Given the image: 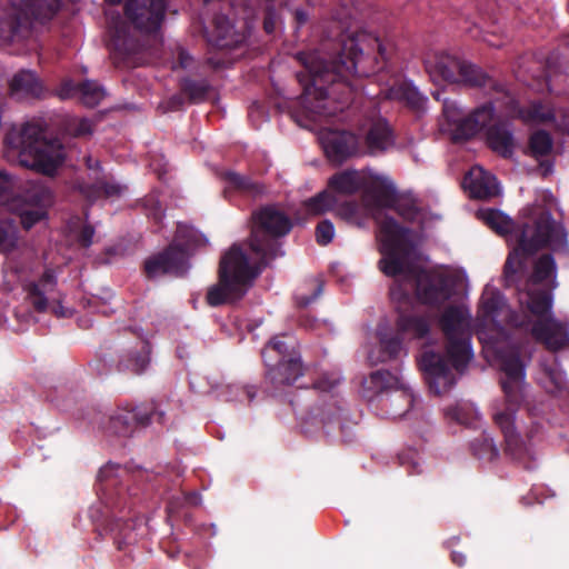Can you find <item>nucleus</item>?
I'll use <instances>...</instances> for the list:
<instances>
[{
    "instance_id": "obj_1",
    "label": "nucleus",
    "mask_w": 569,
    "mask_h": 569,
    "mask_svg": "<svg viewBox=\"0 0 569 569\" xmlns=\"http://www.w3.org/2000/svg\"><path fill=\"white\" fill-rule=\"evenodd\" d=\"M392 206L386 193L366 194L361 203L347 202L338 209V216L348 222L361 226L368 217L379 223V240L382 258L380 270L399 281L391 288V297L400 300L411 291L425 303L445 301L449 295L447 277L441 272L423 270L421 257L409 240L408 231L382 213Z\"/></svg>"
},
{
    "instance_id": "obj_2",
    "label": "nucleus",
    "mask_w": 569,
    "mask_h": 569,
    "mask_svg": "<svg viewBox=\"0 0 569 569\" xmlns=\"http://www.w3.org/2000/svg\"><path fill=\"white\" fill-rule=\"evenodd\" d=\"M338 61L328 62L318 53L299 56L306 72L298 73L303 87L301 106L306 117H331L342 110V103L325 93L327 84L346 81L352 76H369L383 67L387 48L372 33L360 31L347 34L342 40Z\"/></svg>"
},
{
    "instance_id": "obj_3",
    "label": "nucleus",
    "mask_w": 569,
    "mask_h": 569,
    "mask_svg": "<svg viewBox=\"0 0 569 569\" xmlns=\"http://www.w3.org/2000/svg\"><path fill=\"white\" fill-rule=\"evenodd\" d=\"M253 224L249 243L250 253L241 246H232L221 258L219 280L209 287L206 300L218 307L241 299L252 280L268 261L277 256V238L291 229L290 219L276 207H264L252 216Z\"/></svg>"
},
{
    "instance_id": "obj_4",
    "label": "nucleus",
    "mask_w": 569,
    "mask_h": 569,
    "mask_svg": "<svg viewBox=\"0 0 569 569\" xmlns=\"http://www.w3.org/2000/svg\"><path fill=\"white\" fill-rule=\"evenodd\" d=\"M6 141L16 151L21 167L51 174L63 161L61 144L43 138V127L40 121L32 120L19 127H12Z\"/></svg>"
},
{
    "instance_id": "obj_5",
    "label": "nucleus",
    "mask_w": 569,
    "mask_h": 569,
    "mask_svg": "<svg viewBox=\"0 0 569 569\" xmlns=\"http://www.w3.org/2000/svg\"><path fill=\"white\" fill-rule=\"evenodd\" d=\"M567 244V233L562 226L552 220L548 211L536 212L518 234V246L510 252L505 272L507 277L515 274L525 266V257L530 256L542 247L561 250Z\"/></svg>"
},
{
    "instance_id": "obj_6",
    "label": "nucleus",
    "mask_w": 569,
    "mask_h": 569,
    "mask_svg": "<svg viewBox=\"0 0 569 569\" xmlns=\"http://www.w3.org/2000/svg\"><path fill=\"white\" fill-rule=\"evenodd\" d=\"M0 13V43H11L26 39L30 33L31 17L48 19L59 9V0H22Z\"/></svg>"
},
{
    "instance_id": "obj_7",
    "label": "nucleus",
    "mask_w": 569,
    "mask_h": 569,
    "mask_svg": "<svg viewBox=\"0 0 569 569\" xmlns=\"http://www.w3.org/2000/svg\"><path fill=\"white\" fill-rule=\"evenodd\" d=\"M440 326L447 339V356L455 369L462 371L472 358L469 310L463 306L447 308Z\"/></svg>"
},
{
    "instance_id": "obj_8",
    "label": "nucleus",
    "mask_w": 569,
    "mask_h": 569,
    "mask_svg": "<svg viewBox=\"0 0 569 569\" xmlns=\"http://www.w3.org/2000/svg\"><path fill=\"white\" fill-rule=\"evenodd\" d=\"M520 302L526 305L530 312L539 320L532 328L535 338L543 342L550 350H559L569 345V337L565 325L548 313L551 309V297L545 291H527L521 295Z\"/></svg>"
},
{
    "instance_id": "obj_9",
    "label": "nucleus",
    "mask_w": 569,
    "mask_h": 569,
    "mask_svg": "<svg viewBox=\"0 0 569 569\" xmlns=\"http://www.w3.org/2000/svg\"><path fill=\"white\" fill-rule=\"evenodd\" d=\"M426 68L435 82L443 81L480 87L489 81L486 73L478 67L447 53L435 54L428 59Z\"/></svg>"
},
{
    "instance_id": "obj_10",
    "label": "nucleus",
    "mask_w": 569,
    "mask_h": 569,
    "mask_svg": "<svg viewBox=\"0 0 569 569\" xmlns=\"http://www.w3.org/2000/svg\"><path fill=\"white\" fill-rule=\"evenodd\" d=\"M11 187L10 178L0 172V204H8L11 210L17 211L23 228L28 230L46 217V210L52 203L51 192L42 186H33L26 200L16 204L17 200L10 203L8 200Z\"/></svg>"
},
{
    "instance_id": "obj_11",
    "label": "nucleus",
    "mask_w": 569,
    "mask_h": 569,
    "mask_svg": "<svg viewBox=\"0 0 569 569\" xmlns=\"http://www.w3.org/2000/svg\"><path fill=\"white\" fill-rule=\"evenodd\" d=\"M480 328L479 339L489 347L493 338L501 335L500 325L507 322L513 326H521L505 303L501 295L493 290H487L481 297L480 303Z\"/></svg>"
},
{
    "instance_id": "obj_12",
    "label": "nucleus",
    "mask_w": 569,
    "mask_h": 569,
    "mask_svg": "<svg viewBox=\"0 0 569 569\" xmlns=\"http://www.w3.org/2000/svg\"><path fill=\"white\" fill-rule=\"evenodd\" d=\"M183 231L182 229L178 231L177 241H179L180 234ZM189 246L190 243L188 241L183 243L176 242L162 254L147 260L144 264L147 274L149 277H157L163 273H173L177 276L184 273Z\"/></svg>"
},
{
    "instance_id": "obj_13",
    "label": "nucleus",
    "mask_w": 569,
    "mask_h": 569,
    "mask_svg": "<svg viewBox=\"0 0 569 569\" xmlns=\"http://www.w3.org/2000/svg\"><path fill=\"white\" fill-rule=\"evenodd\" d=\"M164 0H128L126 14L141 31H156L163 19Z\"/></svg>"
},
{
    "instance_id": "obj_14",
    "label": "nucleus",
    "mask_w": 569,
    "mask_h": 569,
    "mask_svg": "<svg viewBox=\"0 0 569 569\" xmlns=\"http://www.w3.org/2000/svg\"><path fill=\"white\" fill-rule=\"evenodd\" d=\"M506 104L512 117L521 119L526 124H548L556 122L558 129L569 131V116L557 122L555 110L546 103L532 102L526 109H519L513 98L508 97Z\"/></svg>"
},
{
    "instance_id": "obj_15",
    "label": "nucleus",
    "mask_w": 569,
    "mask_h": 569,
    "mask_svg": "<svg viewBox=\"0 0 569 569\" xmlns=\"http://www.w3.org/2000/svg\"><path fill=\"white\" fill-rule=\"evenodd\" d=\"M54 277L51 272H46L38 283H33L29 288L28 300L31 306L39 312L51 311L58 317H66L68 311L64 310L59 302H56Z\"/></svg>"
},
{
    "instance_id": "obj_16",
    "label": "nucleus",
    "mask_w": 569,
    "mask_h": 569,
    "mask_svg": "<svg viewBox=\"0 0 569 569\" xmlns=\"http://www.w3.org/2000/svg\"><path fill=\"white\" fill-rule=\"evenodd\" d=\"M420 365L427 375L430 389L437 393L447 392L455 383V377L447 367L441 356L433 352H425Z\"/></svg>"
},
{
    "instance_id": "obj_17",
    "label": "nucleus",
    "mask_w": 569,
    "mask_h": 569,
    "mask_svg": "<svg viewBox=\"0 0 569 569\" xmlns=\"http://www.w3.org/2000/svg\"><path fill=\"white\" fill-rule=\"evenodd\" d=\"M319 141L327 157L333 161H341L357 150V138L346 131L323 129L319 133Z\"/></svg>"
},
{
    "instance_id": "obj_18",
    "label": "nucleus",
    "mask_w": 569,
    "mask_h": 569,
    "mask_svg": "<svg viewBox=\"0 0 569 569\" xmlns=\"http://www.w3.org/2000/svg\"><path fill=\"white\" fill-rule=\"evenodd\" d=\"M361 130L370 153L385 151L393 144L392 131L386 119L379 116L368 118Z\"/></svg>"
},
{
    "instance_id": "obj_19",
    "label": "nucleus",
    "mask_w": 569,
    "mask_h": 569,
    "mask_svg": "<svg viewBox=\"0 0 569 569\" xmlns=\"http://www.w3.org/2000/svg\"><path fill=\"white\" fill-rule=\"evenodd\" d=\"M463 187L470 192L471 197L478 199H487L499 194L496 178L479 166L470 169L465 177Z\"/></svg>"
},
{
    "instance_id": "obj_20",
    "label": "nucleus",
    "mask_w": 569,
    "mask_h": 569,
    "mask_svg": "<svg viewBox=\"0 0 569 569\" xmlns=\"http://www.w3.org/2000/svg\"><path fill=\"white\" fill-rule=\"evenodd\" d=\"M500 366L501 370L506 375V378L502 380V388L507 398L511 402H516L518 400V392L525 377L523 366L520 362L518 355L513 352L501 355Z\"/></svg>"
},
{
    "instance_id": "obj_21",
    "label": "nucleus",
    "mask_w": 569,
    "mask_h": 569,
    "mask_svg": "<svg viewBox=\"0 0 569 569\" xmlns=\"http://www.w3.org/2000/svg\"><path fill=\"white\" fill-rule=\"evenodd\" d=\"M431 320L420 313H401L397 320L398 336L402 340H415L426 337L430 330Z\"/></svg>"
},
{
    "instance_id": "obj_22",
    "label": "nucleus",
    "mask_w": 569,
    "mask_h": 569,
    "mask_svg": "<svg viewBox=\"0 0 569 569\" xmlns=\"http://www.w3.org/2000/svg\"><path fill=\"white\" fill-rule=\"evenodd\" d=\"M302 372L300 357L297 352H292L287 360H281L277 366L271 367L268 376L276 385H291L302 376Z\"/></svg>"
},
{
    "instance_id": "obj_23",
    "label": "nucleus",
    "mask_w": 569,
    "mask_h": 569,
    "mask_svg": "<svg viewBox=\"0 0 569 569\" xmlns=\"http://www.w3.org/2000/svg\"><path fill=\"white\" fill-rule=\"evenodd\" d=\"M42 92L41 82L31 71H20L10 81V93L17 99L39 98Z\"/></svg>"
},
{
    "instance_id": "obj_24",
    "label": "nucleus",
    "mask_w": 569,
    "mask_h": 569,
    "mask_svg": "<svg viewBox=\"0 0 569 569\" xmlns=\"http://www.w3.org/2000/svg\"><path fill=\"white\" fill-rule=\"evenodd\" d=\"M495 421L505 436L507 451L520 459L523 448L513 426V409L497 412Z\"/></svg>"
},
{
    "instance_id": "obj_25",
    "label": "nucleus",
    "mask_w": 569,
    "mask_h": 569,
    "mask_svg": "<svg viewBox=\"0 0 569 569\" xmlns=\"http://www.w3.org/2000/svg\"><path fill=\"white\" fill-rule=\"evenodd\" d=\"M150 418L148 412L140 410L121 409L111 418V429L119 436H128L132 432L134 423L147 425Z\"/></svg>"
},
{
    "instance_id": "obj_26",
    "label": "nucleus",
    "mask_w": 569,
    "mask_h": 569,
    "mask_svg": "<svg viewBox=\"0 0 569 569\" xmlns=\"http://www.w3.org/2000/svg\"><path fill=\"white\" fill-rule=\"evenodd\" d=\"M363 183V177L358 171H343L332 176L328 181V188L336 194H352Z\"/></svg>"
},
{
    "instance_id": "obj_27",
    "label": "nucleus",
    "mask_w": 569,
    "mask_h": 569,
    "mask_svg": "<svg viewBox=\"0 0 569 569\" xmlns=\"http://www.w3.org/2000/svg\"><path fill=\"white\" fill-rule=\"evenodd\" d=\"M493 117V109L490 104L483 106L469 114L460 124L461 138L467 139L475 136L482 128L487 127Z\"/></svg>"
},
{
    "instance_id": "obj_28",
    "label": "nucleus",
    "mask_w": 569,
    "mask_h": 569,
    "mask_svg": "<svg viewBox=\"0 0 569 569\" xmlns=\"http://www.w3.org/2000/svg\"><path fill=\"white\" fill-rule=\"evenodd\" d=\"M489 147L502 157L511 156L516 142L512 133L503 126H493L487 132Z\"/></svg>"
},
{
    "instance_id": "obj_29",
    "label": "nucleus",
    "mask_w": 569,
    "mask_h": 569,
    "mask_svg": "<svg viewBox=\"0 0 569 569\" xmlns=\"http://www.w3.org/2000/svg\"><path fill=\"white\" fill-rule=\"evenodd\" d=\"M214 28L210 41L214 46L220 48H229L236 46L241 41L240 34H238L228 18L219 16L213 21Z\"/></svg>"
},
{
    "instance_id": "obj_30",
    "label": "nucleus",
    "mask_w": 569,
    "mask_h": 569,
    "mask_svg": "<svg viewBox=\"0 0 569 569\" xmlns=\"http://www.w3.org/2000/svg\"><path fill=\"white\" fill-rule=\"evenodd\" d=\"M556 272H557V267H556L553 258L550 254H542L535 262L531 281L533 283H540V282L548 281L555 288L557 286Z\"/></svg>"
},
{
    "instance_id": "obj_31",
    "label": "nucleus",
    "mask_w": 569,
    "mask_h": 569,
    "mask_svg": "<svg viewBox=\"0 0 569 569\" xmlns=\"http://www.w3.org/2000/svg\"><path fill=\"white\" fill-rule=\"evenodd\" d=\"M442 114L447 122L446 127H443V130L450 131L457 139H462L460 124L467 117L462 114L458 104L455 101L445 100Z\"/></svg>"
},
{
    "instance_id": "obj_32",
    "label": "nucleus",
    "mask_w": 569,
    "mask_h": 569,
    "mask_svg": "<svg viewBox=\"0 0 569 569\" xmlns=\"http://www.w3.org/2000/svg\"><path fill=\"white\" fill-rule=\"evenodd\" d=\"M479 218L499 234H506L512 229V221L498 210L487 209L478 212Z\"/></svg>"
},
{
    "instance_id": "obj_33",
    "label": "nucleus",
    "mask_w": 569,
    "mask_h": 569,
    "mask_svg": "<svg viewBox=\"0 0 569 569\" xmlns=\"http://www.w3.org/2000/svg\"><path fill=\"white\" fill-rule=\"evenodd\" d=\"M337 203V197L327 188L306 201L305 206L309 213L318 216L331 210Z\"/></svg>"
},
{
    "instance_id": "obj_34",
    "label": "nucleus",
    "mask_w": 569,
    "mask_h": 569,
    "mask_svg": "<svg viewBox=\"0 0 569 569\" xmlns=\"http://www.w3.org/2000/svg\"><path fill=\"white\" fill-rule=\"evenodd\" d=\"M401 337H390L388 335L380 333V347L382 350L381 356L375 357L372 353L369 355V359L373 363L382 362L388 359L396 358L402 350Z\"/></svg>"
},
{
    "instance_id": "obj_35",
    "label": "nucleus",
    "mask_w": 569,
    "mask_h": 569,
    "mask_svg": "<svg viewBox=\"0 0 569 569\" xmlns=\"http://www.w3.org/2000/svg\"><path fill=\"white\" fill-rule=\"evenodd\" d=\"M387 97L389 99L403 100L413 108H420L423 102L422 97L419 94L416 88L407 84L391 88L388 91Z\"/></svg>"
},
{
    "instance_id": "obj_36",
    "label": "nucleus",
    "mask_w": 569,
    "mask_h": 569,
    "mask_svg": "<svg viewBox=\"0 0 569 569\" xmlns=\"http://www.w3.org/2000/svg\"><path fill=\"white\" fill-rule=\"evenodd\" d=\"M79 93L82 102L89 107L97 106L106 97L103 88L93 81H84L79 87Z\"/></svg>"
},
{
    "instance_id": "obj_37",
    "label": "nucleus",
    "mask_w": 569,
    "mask_h": 569,
    "mask_svg": "<svg viewBox=\"0 0 569 569\" xmlns=\"http://www.w3.org/2000/svg\"><path fill=\"white\" fill-rule=\"evenodd\" d=\"M385 406L390 405V415L393 418L402 417L410 408L412 398L407 392H398L383 399Z\"/></svg>"
},
{
    "instance_id": "obj_38",
    "label": "nucleus",
    "mask_w": 569,
    "mask_h": 569,
    "mask_svg": "<svg viewBox=\"0 0 569 569\" xmlns=\"http://www.w3.org/2000/svg\"><path fill=\"white\" fill-rule=\"evenodd\" d=\"M226 180L231 188H234L239 191L250 194H258L262 192V187L259 183L251 181L249 178L242 177L236 172L226 173Z\"/></svg>"
},
{
    "instance_id": "obj_39",
    "label": "nucleus",
    "mask_w": 569,
    "mask_h": 569,
    "mask_svg": "<svg viewBox=\"0 0 569 569\" xmlns=\"http://www.w3.org/2000/svg\"><path fill=\"white\" fill-rule=\"evenodd\" d=\"M448 418L462 423H471L478 416L477 410L469 403H459L446 410Z\"/></svg>"
},
{
    "instance_id": "obj_40",
    "label": "nucleus",
    "mask_w": 569,
    "mask_h": 569,
    "mask_svg": "<svg viewBox=\"0 0 569 569\" xmlns=\"http://www.w3.org/2000/svg\"><path fill=\"white\" fill-rule=\"evenodd\" d=\"M530 148L533 154L545 156L552 148V140L545 131H537L530 138Z\"/></svg>"
},
{
    "instance_id": "obj_41",
    "label": "nucleus",
    "mask_w": 569,
    "mask_h": 569,
    "mask_svg": "<svg viewBox=\"0 0 569 569\" xmlns=\"http://www.w3.org/2000/svg\"><path fill=\"white\" fill-rule=\"evenodd\" d=\"M296 352L293 349L289 351L288 346L284 341L280 340L278 337L273 338L272 341L264 348L262 351V357L264 360L271 358V353H276L279 357V361L287 360L289 355Z\"/></svg>"
},
{
    "instance_id": "obj_42",
    "label": "nucleus",
    "mask_w": 569,
    "mask_h": 569,
    "mask_svg": "<svg viewBox=\"0 0 569 569\" xmlns=\"http://www.w3.org/2000/svg\"><path fill=\"white\" fill-rule=\"evenodd\" d=\"M17 231L12 224L0 226V250L10 251L17 246Z\"/></svg>"
},
{
    "instance_id": "obj_43",
    "label": "nucleus",
    "mask_w": 569,
    "mask_h": 569,
    "mask_svg": "<svg viewBox=\"0 0 569 569\" xmlns=\"http://www.w3.org/2000/svg\"><path fill=\"white\" fill-rule=\"evenodd\" d=\"M388 373L376 371L370 375L363 382L365 390L378 393L383 390L387 383Z\"/></svg>"
},
{
    "instance_id": "obj_44",
    "label": "nucleus",
    "mask_w": 569,
    "mask_h": 569,
    "mask_svg": "<svg viewBox=\"0 0 569 569\" xmlns=\"http://www.w3.org/2000/svg\"><path fill=\"white\" fill-rule=\"evenodd\" d=\"M335 236L333 224L329 220L321 221L316 229V239L319 244H328Z\"/></svg>"
},
{
    "instance_id": "obj_45",
    "label": "nucleus",
    "mask_w": 569,
    "mask_h": 569,
    "mask_svg": "<svg viewBox=\"0 0 569 569\" xmlns=\"http://www.w3.org/2000/svg\"><path fill=\"white\" fill-rule=\"evenodd\" d=\"M66 130L72 136L80 137L90 133L91 124L87 119L73 118L68 122Z\"/></svg>"
},
{
    "instance_id": "obj_46",
    "label": "nucleus",
    "mask_w": 569,
    "mask_h": 569,
    "mask_svg": "<svg viewBox=\"0 0 569 569\" xmlns=\"http://www.w3.org/2000/svg\"><path fill=\"white\" fill-rule=\"evenodd\" d=\"M128 367L136 373L141 372L149 363V358L146 351L138 353L133 358H130Z\"/></svg>"
},
{
    "instance_id": "obj_47",
    "label": "nucleus",
    "mask_w": 569,
    "mask_h": 569,
    "mask_svg": "<svg viewBox=\"0 0 569 569\" xmlns=\"http://www.w3.org/2000/svg\"><path fill=\"white\" fill-rule=\"evenodd\" d=\"M109 47L111 50L127 53L130 51V47L127 44V40L123 39L119 32L117 31L109 42Z\"/></svg>"
},
{
    "instance_id": "obj_48",
    "label": "nucleus",
    "mask_w": 569,
    "mask_h": 569,
    "mask_svg": "<svg viewBox=\"0 0 569 569\" xmlns=\"http://www.w3.org/2000/svg\"><path fill=\"white\" fill-rule=\"evenodd\" d=\"M100 189H102L103 193L107 197H117L120 196L126 187L118 184V183H111V182H101Z\"/></svg>"
},
{
    "instance_id": "obj_49",
    "label": "nucleus",
    "mask_w": 569,
    "mask_h": 569,
    "mask_svg": "<svg viewBox=\"0 0 569 569\" xmlns=\"http://www.w3.org/2000/svg\"><path fill=\"white\" fill-rule=\"evenodd\" d=\"M94 230L90 226H83L79 233H77V240L81 243L83 247H89L92 243V237H93Z\"/></svg>"
},
{
    "instance_id": "obj_50",
    "label": "nucleus",
    "mask_w": 569,
    "mask_h": 569,
    "mask_svg": "<svg viewBox=\"0 0 569 569\" xmlns=\"http://www.w3.org/2000/svg\"><path fill=\"white\" fill-rule=\"evenodd\" d=\"M79 92V88L74 87L71 81H64L59 88L57 94L60 99H69Z\"/></svg>"
},
{
    "instance_id": "obj_51",
    "label": "nucleus",
    "mask_w": 569,
    "mask_h": 569,
    "mask_svg": "<svg viewBox=\"0 0 569 569\" xmlns=\"http://www.w3.org/2000/svg\"><path fill=\"white\" fill-rule=\"evenodd\" d=\"M279 22V18L277 13L273 10H268L264 21H263V28L266 32L271 33L276 30V27Z\"/></svg>"
},
{
    "instance_id": "obj_52",
    "label": "nucleus",
    "mask_w": 569,
    "mask_h": 569,
    "mask_svg": "<svg viewBox=\"0 0 569 569\" xmlns=\"http://www.w3.org/2000/svg\"><path fill=\"white\" fill-rule=\"evenodd\" d=\"M321 286H318L317 290L313 292L312 297L311 298H307L302 295H298L296 297L297 299V302L300 305V306H308L312 300H315L320 293H321Z\"/></svg>"
},
{
    "instance_id": "obj_53",
    "label": "nucleus",
    "mask_w": 569,
    "mask_h": 569,
    "mask_svg": "<svg viewBox=\"0 0 569 569\" xmlns=\"http://www.w3.org/2000/svg\"><path fill=\"white\" fill-rule=\"evenodd\" d=\"M191 57L184 50L179 51V64L181 68H187L190 66Z\"/></svg>"
},
{
    "instance_id": "obj_54",
    "label": "nucleus",
    "mask_w": 569,
    "mask_h": 569,
    "mask_svg": "<svg viewBox=\"0 0 569 569\" xmlns=\"http://www.w3.org/2000/svg\"><path fill=\"white\" fill-rule=\"evenodd\" d=\"M338 379H333V380H330L327 385V382L325 381V379L320 380L318 383H317V388L323 390V391H328L330 390L331 388H333L337 383H338Z\"/></svg>"
},
{
    "instance_id": "obj_55",
    "label": "nucleus",
    "mask_w": 569,
    "mask_h": 569,
    "mask_svg": "<svg viewBox=\"0 0 569 569\" xmlns=\"http://www.w3.org/2000/svg\"><path fill=\"white\" fill-rule=\"evenodd\" d=\"M452 561L457 563L458 566H462L466 562V557L463 553L453 551L452 552Z\"/></svg>"
},
{
    "instance_id": "obj_56",
    "label": "nucleus",
    "mask_w": 569,
    "mask_h": 569,
    "mask_svg": "<svg viewBox=\"0 0 569 569\" xmlns=\"http://www.w3.org/2000/svg\"><path fill=\"white\" fill-rule=\"evenodd\" d=\"M296 19L298 21L299 24H302L307 21V17L306 14L302 12V11H296Z\"/></svg>"
},
{
    "instance_id": "obj_57",
    "label": "nucleus",
    "mask_w": 569,
    "mask_h": 569,
    "mask_svg": "<svg viewBox=\"0 0 569 569\" xmlns=\"http://www.w3.org/2000/svg\"><path fill=\"white\" fill-rule=\"evenodd\" d=\"M487 447L490 449V459L497 456V449L492 447L491 445H487Z\"/></svg>"
},
{
    "instance_id": "obj_58",
    "label": "nucleus",
    "mask_w": 569,
    "mask_h": 569,
    "mask_svg": "<svg viewBox=\"0 0 569 569\" xmlns=\"http://www.w3.org/2000/svg\"><path fill=\"white\" fill-rule=\"evenodd\" d=\"M87 166H88L89 168H93V167H94V166H93V163H91V158H88V159H87Z\"/></svg>"
},
{
    "instance_id": "obj_59",
    "label": "nucleus",
    "mask_w": 569,
    "mask_h": 569,
    "mask_svg": "<svg viewBox=\"0 0 569 569\" xmlns=\"http://www.w3.org/2000/svg\"><path fill=\"white\" fill-rule=\"evenodd\" d=\"M107 2L111 3V4H117L119 3L121 0H106Z\"/></svg>"
},
{
    "instance_id": "obj_60",
    "label": "nucleus",
    "mask_w": 569,
    "mask_h": 569,
    "mask_svg": "<svg viewBox=\"0 0 569 569\" xmlns=\"http://www.w3.org/2000/svg\"><path fill=\"white\" fill-rule=\"evenodd\" d=\"M173 102H176V100H173ZM180 103H181V100L177 99V104H180Z\"/></svg>"
},
{
    "instance_id": "obj_61",
    "label": "nucleus",
    "mask_w": 569,
    "mask_h": 569,
    "mask_svg": "<svg viewBox=\"0 0 569 569\" xmlns=\"http://www.w3.org/2000/svg\"><path fill=\"white\" fill-rule=\"evenodd\" d=\"M435 98L439 99V93L438 92L435 93Z\"/></svg>"
}]
</instances>
